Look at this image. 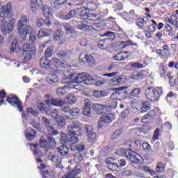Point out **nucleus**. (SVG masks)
Listing matches in <instances>:
<instances>
[{
    "label": "nucleus",
    "instance_id": "obj_1",
    "mask_svg": "<svg viewBox=\"0 0 178 178\" xmlns=\"http://www.w3.org/2000/svg\"><path fill=\"white\" fill-rule=\"evenodd\" d=\"M29 20L27 16L22 15L17 23L18 33L21 35H29V42L31 44H26V47L23 49L24 51V62H29L33 59L35 54V45L34 42L35 41V32L33 30V27L27 26Z\"/></svg>",
    "mask_w": 178,
    "mask_h": 178
},
{
    "label": "nucleus",
    "instance_id": "obj_2",
    "mask_svg": "<svg viewBox=\"0 0 178 178\" xmlns=\"http://www.w3.org/2000/svg\"><path fill=\"white\" fill-rule=\"evenodd\" d=\"M67 135L65 134H62L61 135V144H67V143L77 144V143H79V136H81L83 133V129H81V127L74 124H71L67 127Z\"/></svg>",
    "mask_w": 178,
    "mask_h": 178
},
{
    "label": "nucleus",
    "instance_id": "obj_3",
    "mask_svg": "<svg viewBox=\"0 0 178 178\" xmlns=\"http://www.w3.org/2000/svg\"><path fill=\"white\" fill-rule=\"evenodd\" d=\"M70 77L72 81H76V83H81V84H85L86 86H90L95 81L94 78L84 72L81 74H71Z\"/></svg>",
    "mask_w": 178,
    "mask_h": 178
},
{
    "label": "nucleus",
    "instance_id": "obj_4",
    "mask_svg": "<svg viewBox=\"0 0 178 178\" xmlns=\"http://www.w3.org/2000/svg\"><path fill=\"white\" fill-rule=\"evenodd\" d=\"M163 94V90L161 87H150L147 88L145 90V95L148 99V101H151V102H154V101H158L159 99V97Z\"/></svg>",
    "mask_w": 178,
    "mask_h": 178
},
{
    "label": "nucleus",
    "instance_id": "obj_5",
    "mask_svg": "<svg viewBox=\"0 0 178 178\" xmlns=\"http://www.w3.org/2000/svg\"><path fill=\"white\" fill-rule=\"evenodd\" d=\"M46 104L49 106H52V105H54L55 106H60V108H61V111L65 113H70V107H69V105H67L65 101L54 99L52 97L49 95L46 96Z\"/></svg>",
    "mask_w": 178,
    "mask_h": 178
},
{
    "label": "nucleus",
    "instance_id": "obj_6",
    "mask_svg": "<svg viewBox=\"0 0 178 178\" xmlns=\"http://www.w3.org/2000/svg\"><path fill=\"white\" fill-rule=\"evenodd\" d=\"M103 37H108L106 38H104L102 40H100L98 42V47L99 48H108V47L111 45V42L113 41V39L115 38V33L112 31H108L106 32V33L104 34Z\"/></svg>",
    "mask_w": 178,
    "mask_h": 178
},
{
    "label": "nucleus",
    "instance_id": "obj_7",
    "mask_svg": "<svg viewBox=\"0 0 178 178\" xmlns=\"http://www.w3.org/2000/svg\"><path fill=\"white\" fill-rule=\"evenodd\" d=\"M13 16V13L12 12V5L8 3L6 6L1 7V11H0V22H3L5 19H10Z\"/></svg>",
    "mask_w": 178,
    "mask_h": 178
},
{
    "label": "nucleus",
    "instance_id": "obj_8",
    "mask_svg": "<svg viewBox=\"0 0 178 178\" xmlns=\"http://www.w3.org/2000/svg\"><path fill=\"white\" fill-rule=\"evenodd\" d=\"M34 154L38 156H42V152H45V137L42 136L39 140V143L33 145Z\"/></svg>",
    "mask_w": 178,
    "mask_h": 178
},
{
    "label": "nucleus",
    "instance_id": "obj_9",
    "mask_svg": "<svg viewBox=\"0 0 178 178\" xmlns=\"http://www.w3.org/2000/svg\"><path fill=\"white\" fill-rule=\"evenodd\" d=\"M7 102L10 104L12 106H15V108H17L19 112L23 111V105H22V101L19 99V97L15 95H9L7 96L6 99Z\"/></svg>",
    "mask_w": 178,
    "mask_h": 178
},
{
    "label": "nucleus",
    "instance_id": "obj_10",
    "mask_svg": "<svg viewBox=\"0 0 178 178\" xmlns=\"http://www.w3.org/2000/svg\"><path fill=\"white\" fill-rule=\"evenodd\" d=\"M115 120V115L113 113L104 114L99 120L98 129H102L106 123H111Z\"/></svg>",
    "mask_w": 178,
    "mask_h": 178
},
{
    "label": "nucleus",
    "instance_id": "obj_11",
    "mask_svg": "<svg viewBox=\"0 0 178 178\" xmlns=\"http://www.w3.org/2000/svg\"><path fill=\"white\" fill-rule=\"evenodd\" d=\"M129 159L131 161L133 168L141 170V168L143 166V157H141L140 154L135 152V154L131 156V158Z\"/></svg>",
    "mask_w": 178,
    "mask_h": 178
},
{
    "label": "nucleus",
    "instance_id": "obj_12",
    "mask_svg": "<svg viewBox=\"0 0 178 178\" xmlns=\"http://www.w3.org/2000/svg\"><path fill=\"white\" fill-rule=\"evenodd\" d=\"M85 131L88 136V141H89V143H94V141H96L97 134L94 132V128L92 126L86 125Z\"/></svg>",
    "mask_w": 178,
    "mask_h": 178
},
{
    "label": "nucleus",
    "instance_id": "obj_13",
    "mask_svg": "<svg viewBox=\"0 0 178 178\" xmlns=\"http://www.w3.org/2000/svg\"><path fill=\"white\" fill-rule=\"evenodd\" d=\"M116 154L120 156H124L127 159H131V156L136 154V152L132 151L131 149H119Z\"/></svg>",
    "mask_w": 178,
    "mask_h": 178
},
{
    "label": "nucleus",
    "instance_id": "obj_14",
    "mask_svg": "<svg viewBox=\"0 0 178 178\" xmlns=\"http://www.w3.org/2000/svg\"><path fill=\"white\" fill-rule=\"evenodd\" d=\"M106 165H107V168L110 170L116 171V170H118V169H119V165H118V163H116V160H115L114 159H112L111 157L106 159Z\"/></svg>",
    "mask_w": 178,
    "mask_h": 178
},
{
    "label": "nucleus",
    "instance_id": "obj_15",
    "mask_svg": "<svg viewBox=\"0 0 178 178\" xmlns=\"http://www.w3.org/2000/svg\"><path fill=\"white\" fill-rule=\"evenodd\" d=\"M80 173H81V168L77 166L72 171H70L67 174H65L63 177L64 178H75L76 176H77L78 175H80Z\"/></svg>",
    "mask_w": 178,
    "mask_h": 178
},
{
    "label": "nucleus",
    "instance_id": "obj_16",
    "mask_svg": "<svg viewBox=\"0 0 178 178\" xmlns=\"http://www.w3.org/2000/svg\"><path fill=\"white\" fill-rule=\"evenodd\" d=\"M127 54H130L129 51H122L118 53L115 56H113L114 60H126L130 58V56L127 55Z\"/></svg>",
    "mask_w": 178,
    "mask_h": 178
},
{
    "label": "nucleus",
    "instance_id": "obj_17",
    "mask_svg": "<svg viewBox=\"0 0 178 178\" xmlns=\"http://www.w3.org/2000/svg\"><path fill=\"white\" fill-rule=\"evenodd\" d=\"M124 83H126V78L123 76H115L110 81L111 86H119V84H124Z\"/></svg>",
    "mask_w": 178,
    "mask_h": 178
},
{
    "label": "nucleus",
    "instance_id": "obj_18",
    "mask_svg": "<svg viewBox=\"0 0 178 178\" xmlns=\"http://www.w3.org/2000/svg\"><path fill=\"white\" fill-rule=\"evenodd\" d=\"M86 7H82L80 8L79 12L81 13V15H82V13H84V10H97V4H95V3H92V2H88L86 4Z\"/></svg>",
    "mask_w": 178,
    "mask_h": 178
},
{
    "label": "nucleus",
    "instance_id": "obj_19",
    "mask_svg": "<svg viewBox=\"0 0 178 178\" xmlns=\"http://www.w3.org/2000/svg\"><path fill=\"white\" fill-rule=\"evenodd\" d=\"M22 47V45H21L20 43L17 42V40H14L11 43L10 51L11 52H15V54H17L20 52Z\"/></svg>",
    "mask_w": 178,
    "mask_h": 178
},
{
    "label": "nucleus",
    "instance_id": "obj_20",
    "mask_svg": "<svg viewBox=\"0 0 178 178\" xmlns=\"http://www.w3.org/2000/svg\"><path fill=\"white\" fill-rule=\"evenodd\" d=\"M127 88V87H121L117 89L119 101L125 99L127 97V90H126Z\"/></svg>",
    "mask_w": 178,
    "mask_h": 178
},
{
    "label": "nucleus",
    "instance_id": "obj_21",
    "mask_svg": "<svg viewBox=\"0 0 178 178\" xmlns=\"http://www.w3.org/2000/svg\"><path fill=\"white\" fill-rule=\"evenodd\" d=\"M66 3H67V0H53L51 6L55 9L59 10L62 8V5H66Z\"/></svg>",
    "mask_w": 178,
    "mask_h": 178
},
{
    "label": "nucleus",
    "instance_id": "obj_22",
    "mask_svg": "<svg viewBox=\"0 0 178 178\" xmlns=\"http://www.w3.org/2000/svg\"><path fill=\"white\" fill-rule=\"evenodd\" d=\"M42 5V0H31V8L33 12H36L37 9Z\"/></svg>",
    "mask_w": 178,
    "mask_h": 178
},
{
    "label": "nucleus",
    "instance_id": "obj_23",
    "mask_svg": "<svg viewBox=\"0 0 178 178\" xmlns=\"http://www.w3.org/2000/svg\"><path fill=\"white\" fill-rule=\"evenodd\" d=\"M46 126H47V133L49 136H56L58 134V131L55 130L52 126L49 125V120L45 118Z\"/></svg>",
    "mask_w": 178,
    "mask_h": 178
},
{
    "label": "nucleus",
    "instance_id": "obj_24",
    "mask_svg": "<svg viewBox=\"0 0 178 178\" xmlns=\"http://www.w3.org/2000/svg\"><path fill=\"white\" fill-rule=\"evenodd\" d=\"M149 22L148 17H144L143 18H138L137 19V26L140 27V29H144L145 24H147Z\"/></svg>",
    "mask_w": 178,
    "mask_h": 178
},
{
    "label": "nucleus",
    "instance_id": "obj_25",
    "mask_svg": "<svg viewBox=\"0 0 178 178\" xmlns=\"http://www.w3.org/2000/svg\"><path fill=\"white\" fill-rule=\"evenodd\" d=\"M45 147L46 148L53 149V148L56 147V143H55V139L52 138L51 137H48L47 141H46Z\"/></svg>",
    "mask_w": 178,
    "mask_h": 178
},
{
    "label": "nucleus",
    "instance_id": "obj_26",
    "mask_svg": "<svg viewBox=\"0 0 178 178\" xmlns=\"http://www.w3.org/2000/svg\"><path fill=\"white\" fill-rule=\"evenodd\" d=\"M76 16V11L74 10H71L67 15H60L61 19H64V20H70V19H73Z\"/></svg>",
    "mask_w": 178,
    "mask_h": 178
},
{
    "label": "nucleus",
    "instance_id": "obj_27",
    "mask_svg": "<svg viewBox=\"0 0 178 178\" xmlns=\"http://www.w3.org/2000/svg\"><path fill=\"white\" fill-rule=\"evenodd\" d=\"M46 26L49 27L51 26V18L52 17V8H48V11L46 12Z\"/></svg>",
    "mask_w": 178,
    "mask_h": 178
},
{
    "label": "nucleus",
    "instance_id": "obj_28",
    "mask_svg": "<svg viewBox=\"0 0 178 178\" xmlns=\"http://www.w3.org/2000/svg\"><path fill=\"white\" fill-rule=\"evenodd\" d=\"M1 31L4 35H8L10 34V33H12V31H13V29L10 28L8 25L6 26V25L5 24H3L1 25Z\"/></svg>",
    "mask_w": 178,
    "mask_h": 178
},
{
    "label": "nucleus",
    "instance_id": "obj_29",
    "mask_svg": "<svg viewBox=\"0 0 178 178\" xmlns=\"http://www.w3.org/2000/svg\"><path fill=\"white\" fill-rule=\"evenodd\" d=\"M151 109V105L149 104V102H145L142 104V106L140 107V113H144L145 112H148Z\"/></svg>",
    "mask_w": 178,
    "mask_h": 178
},
{
    "label": "nucleus",
    "instance_id": "obj_30",
    "mask_svg": "<svg viewBox=\"0 0 178 178\" xmlns=\"http://www.w3.org/2000/svg\"><path fill=\"white\" fill-rule=\"evenodd\" d=\"M58 152L63 156H66L69 154V148L65 145H62L58 148Z\"/></svg>",
    "mask_w": 178,
    "mask_h": 178
},
{
    "label": "nucleus",
    "instance_id": "obj_31",
    "mask_svg": "<svg viewBox=\"0 0 178 178\" xmlns=\"http://www.w3.org/2000/svg\"><path fill=\"white\" fill-rule=\"evenodd\" d=\"M145 71H142L140 72H137L134 74L133 78L135 80H141L142 79H145L147 77V74H144Z\"/></svg>",
    "mask_w": 178,
    "mask_h": 178
},
{
    "label": "nucleus",
    "instance_id": "obj_32",
    "mask_svg": "<svg viewBox=\"0 0 178 178\" xmlns=\"http://www.w3.org/2000/svg\"><path fill=\"white\" fill-rule=\"evenodd\" d=\"M70 86L68 88H73L74 90H80L81 88V83L77 81L70 82L69 83Z\"/></svg>",
    "mask_w": 178,
    "mask_h": 178
},
{
    "label": "nucleus",
    "instance_id": "obj_33",
    "mask_svg": "<svg viewBox=\"0 0 178 178\" xmlns=\"http://www.w3.org/2000/svg\"><path fill=\"white\" fill-rule=\"evenodd\" d=\"M68 87H66L65 86L64 87L62 88H58L56 90V93L58 97H62V95H65L66 93V90H67Z\"/></svg>",
    "mask_w": 178,
    "mask_h": 178
},
{
    "label": "nucleus",
    "instance_id": "obj_34",
    "mask_svg": "<svg viewBox=\"0 0 178 178\" xmlns=\"http://www.w3.org/2000/svg\"><path fill=\"white\" fill-rule=\"evenodd\" d=\"M66 119L63 117H60L59 118H58L57 120H56V122H57L58 126H59V127H61L62 129H63V127H65V126H66Z\"/></svg>",
    "mask_w": 178,
    "mask_h": 178
},
{
    "label": "nucleus",
    "instance_id": "obj_35",
    "mask_svg": "<svg viewBox=\"0 0 178 178\" xmlns=\"http://www.w3.org/2000/svg\"><path fill=\"white\" fill-rule=\"evenodd\" d=\"M67 102L70 103L71 105L76 103L77 101V96L74 95V94H70L67 97Z\"/></svg>",
    "mask_w": 178,
    "mask_h": 178
},
{
    "label": "nucleus",
    "instance_id": "obj_36",
    "mask_svg": "<svg viewBox=\"0 0 178 178\" xmlns=\"http://www.w3.org/2000/svg\"><path fill=\"white\" fill-rule=\"evenodd\" d=\"M165 165L163 162H160L157 163V165L156 167V172H159V173H163L165 172Z\"/></svg>",
    "mask_w": 178,
    "mask_h": 178
},
{
    "label": "nucleus",
    "instance_id": "obj_37",
    "mask_svg": "<svg viewBox=\"0 0 178 178\" xmlns=\"http://www.w3.org/2000/svg\"><path fill=\"white\" fill-rule=\"evenodd\" d=\"M31 132H28L26 134V136L30 141H33L34 140L35 136H37V132L34 129L31 130Z\"/></svg>",
    "mask_w": 178,
    "mask_h": 178
},
{
    "label": "nucleus",
    "instance_id": "obj_38",
    "mask_svg": "<svg viewBox=\"0 0 178 178\" xmlns=\"http://www.w3.org/2000/svg\"><path fill=\"white\" fill-rule=\"evenodd\" d=\"M77 28L79 29V30H81V31H88V30H90V26L82 22H80L77 25Z\"/></svg>",
    "mask_w": 178,
    "mask_h": 178
},
{
    "label": "nucleus",
    "instance_id": "obj_39",
    "mask_svg": "<svg viewBox=\"0 0 178 178\" xmlns=\"http://www.w3.org/2000/svg\"><path fill=\"white\" fill-rule=\"evenodd\" d=\"M74 161L76 163H80V162L83 161V155H81V153H80V152H77L74 154Z\"/></svg>",
    "mask_w": 178,
    "mask_h": 178
},
{
    "label": "nucleus",
    "instance_id": "obj_40",
    "mask_svg": "<svg viewBox=\"0 0 178 178\" xmlns=\"http://www.w3.org/2000/svg\"><path fill=\"white\" fill-rule=\"evenodd\" d=\"M93 108L95 111H105L108 107L104 104L96 103L93 104Z\"/></svg>",
    "mask_w": 178,
    "mask_h": 178
},
{
    "label": "nucleus",
    "instance_id": "obj_41",
    "mask_svg": "<svg viewBox=\"0 0 178 178\" xmlns=\"http://www.w3.org/2000/svg\"><path fill=\"white\" fill-rule=\"evenodd\" d=\"M85 59L87 60L89 66H94L95 65V60L92 56H85Z\"/></svg>",
    "mask_w": 178,
    "mask_h": 178
},
{
    "label": "nucleus",
    "instance_id": "obj_42",
    "mask_svg": "<svg viewBox=\"0 0 178 178\" xmlns=\"http://www.w3.org/2000/svg\"><path fill=\"white\" fill-rule=\"evenodd\" d=\"M141 94V89L140 88H135L131 91L130 95L131 97H135L136 98H138V95Z\"/></svg>",
    "mask_w": 178,
    "mask_h": 178
},
{
    "label": "nucleus",
    "instance_id": "obj_43",
    "mask_svg": "<svg viewBox=\"0 0 178 178\" xmlns=\"http://www.w3.org/2000/svg\"><path fill=\"white\" fill-rule=\"evenodd\" d=\"M70 149L72 151H76L77 149L78 152H83L86 149V146H84V144L81 143L76 147H71Z\"/></svg>",
    "mask_w": 178,
    "mask_h": 178
},
{
    "label": "nucleus",
    "instance_id": "obj_44",
    "mask_svg": "<svg viewBox=\"0 0 178 178\" xmlns=\"http://www.w3.org/2000/svg\"><path fill=\"white\" fill-rule=\"evenodd\" d=\"M123 134V131L122 129H118L113 132L112 134V140H116L118 137H120Z\"/></svg>",
    "mask_w": 178,
    "mask_h": 178
},
{
    "label": "nucleus",
    "instance_id": "obj_45",
    "mask_svg": "<svg viewBox=\"0 0 178 178\" xmlns=\"http://www.w3.org/2000/svg\"><path fill=\"white\" fill-rule=\"evenodd\" d=\"M154 113L153 111H150L149 113H147V115H144L142 118V122L143 123H147L148 122V117L152 118L154 116Z\"/></svg>",
    "mask_w": 178,
    "mask_h": 178
},
{
    "label": "nucleus",
    "instance_id": "obj_46",
    "mask_svg": "<svg viewBox=\"0 0 178 178\" xmlns=\"http://www.w3.org/2000/svg\"><path fill=\"white\" fill-rule=\"evenodd\" d=\"M81 17L83 20H90V17H97V15L95 14L88 15L87 14V13L84 12L83 13L81 14Z\"/></svg>",
    "mask_w": 178,
    "mask_h": 178
},
{
    "label": "nucleus",
    "instance_id": "obj_47",
    "mask_svg": "<svg viewBox=\"0 0 178 178\" xmlns=\"http://www.w3.org/2000/svg\"><path fill=\"white\" fill-rule=\"evenodd\" d=\"M130 66L134 69H144L145 67V65L140 63H130Z\"/></svg>",
    "mask_w": 178,
    "mask_h": 178
},
{
    "label": "nucleus",
    "instance_id": "obj_48",
    "mask_svg": "<svg viewBox=\"0 0 178 178\" xmlns=\"http://www.w3.org/2000/svg\"><path fill=\"white\" fill-rule=\"evenodd\" d=\"M38 109L40 112L44 113V112H45V103H44V102L39 101L38 102Z\"/></svg>",
    "mask_w": 178,
    "mask_h": 178
},
{
    "label": "nucleus",
    "instance_id": "obj_49",
    "mask_svg": "<svg viewBox=\"0 0 178 178\" xmlns=\"http://www.w3.org/2000/svg\"><path fill=\"white\" fill-rule=\"evenodd\" d=\"M156 22L152 20V24L148 26V30L150 33H154L156 30Z\"/></svg>",
    "mask_w": 178,
    "mask_h": 178
},
{
    "label": "nucleus",
    "instance_id": "obj_50",
    "mask_svg": "<svg viewBox=\"0 0 178 178\" xmlns=\"http://www.w3.org/2000/svg\"><path fill=\"white\" fill-rule=\"evenodd\" d=\"M47 81L49 84H54V83H56L58 81V76L56 75H51L49 77H47Z\"/></svg>",
    "mask_w": 178,
    "mask_h": 178
},
{
    "label": "nucleus",
    "instance_id": "obj_51",
    "mask_svg": "<svg viewBox=\"0 0 178 178\" xmlns=\"http://www.w3.org/2000/svg\"><path fill=\"white\" fill-rule=\"evenodd\" d=\"M54 40H60L63 37V32L62 31L57 30L54 32Z\"/></svg>",
    "mask_w": 178,
    "mask_h": 178
},
{
    "label": "nucleus",
    "instance_id": "obj_52",
    "mask_svg": "<svg viewBox=\"0 0 178 178\" xmlns=\"http://www.w3.org/2000/svg\"><path fill=\"white\" fill-rule=\"evenodd\" d=\"M69 113L70 115H72V116L77 117L80 115V109L78 108L70 109Z\"/></svg>",
    "mask_w": 178,
    "mask_h": 178
},
{
    "label": "nucleus",
    "instance_id": "obj_53",
    "mask_svg": "<svg viewBox=\"0 0 178 178\" xmlns=\"http://www.w3.org/2000/svg\"><path fill=\"white\" fill-rule=\"evenodd\" d=\"M48 159H49V161H51L53 162V163H58V162L59 161V157L58 156H56V154H53V155L49 156Z\"/></svg>",
    "mask_w": 178,
    "mask_h": 178
},
{
    "label": "nucleus",
    "instance_id": "obj_54",
    "mask_svg": "<svg viewBox=\"0 0 178 178\" xmlns=\"http://www.w3.org/2000/svg\"><path fill=\"white\" fill-rule=\"evenodd\" d=\"M54 51V47L50 46L49 47L45 52V56L46 58H49V56H51L52 55V52Z\"/></svg>",
    "mask_w": 178,
    "mask_h": 178
},
{
    "label": "nucleus",
    "instance_id": "obj_55",
    "mask_svg": "<svg viewBox=\"0 0 178 178\" xmlns=\"http://www.w3.org/2000/svg\"><path fill=\"white\" fill-rule=\"evenodd\" d=\"M27 113H29V115H32L33 116H35V118H37V116H38V111L33 110L31 108H27Z\"/></svg>",
    "mask_w": 178,
    "mask_h": 178
},
{
    "label": "nucleus",
    "instance_id": "obj_56",
    "mask_svg": "<svg viewBox=\"0 0 178 178\" xmlns=\"http://www.w3.org/2000/svg\"><path fill=\"white\" fill-rule=\"evenodd\" d=\"M83 113L84 116H90L91 115V108L90 107H83Z\"/></svg>",
    "mask_w": 178,
    "mask_h": 178
},
{
    "label": "nucleus",
    "instance_id": "obj_57",
    "mask_svg": "<svg viewBox=\"0 0 178 178\" xmlns=\"http://www.w3.org/2000/svg\"><path fill=\"white\" fill-rule=\"evenodd\" d=\"M177 20V17L176 15H171L170 19L168 18L167 22L172 24V26H175V23H176Z\"/></svg>",
    "mask_w": 178,
    "mask_h": 178
},
{
    "label": "nucleus",
    "instance_id": "obj_58",
    "mask_svg": "<svg viewBox=\"0 0 178 178\" xmlns=\"http://www.w3.org/2000/svg\"><path fill=\"white\" fill-rule=\"evenodd\" d=\"M38 169L40 170V174L42 175V177H45V164L41 163L40 166L38 167Z\"/></svg>",
    "mask_w": 178,
    "mask_h": 178
},
{
    "label": "nucleus",
    "instance_id": "obj_59",
    "mask_svg": "<svg viewBox=\"0 0 178 178\" xmlns=\"http://www.w3.org/2000/svg\"><path fill=\"white\" fill-rule=\"evenodd\" d=\"M93 95L96 98H102V97H104V95H102V91L101 90H94Z\"/></svg>",
    "mask_w": 178,
    "mask_h": 178
},
{
    "label": "nucleus",
    "instance_id": "obj_60",
    "mask_svg": "<svg viewBox=\"0 0 178 178\" xmlns=\"http://www.w3.org/2000/svg\"><path fill=\"white\" fill-rule=\"evenodd\" d=\"M16 22V19L15 18H11L8 24V26L10 29H12L13 30L15 29V22Z\"/></svg>",
    "mask_w": 178,
    "mask_h": 178
},
{
    "label": "nucleus",
    "instance_id": "obj_61",
    "mask_svg": "<svg viewBox=\"0 0 178 178\" xmlns=\"http://www.w3.org/2000/svg\"><path fill=\"white\" fill-rule=\"evenodd\" d=\"M51 116L55 119V120H57L60 118V115H59V112L58 110H54L53 112L51 113Z\"/></svg>",
    "mask_w": 178,
    "mask_h": 178
},
{
    "label": "nucleus",
    "instance_id": "obj_62",
    "mask_svg": "<svg viewBox=\"0 0 178 178\" xmlns=\"http://www.w3.org/2000/svg\"><path fill=\"white\" fill-rule=\"evenodd\" d=\"M119 74V72H114L108 74H103L104 77H116Z\"/></svg>",
    "mask_w": 178,
    "mask_h": 178
},
{
    "label": "nucleus",
    "instance_id": "obj_63",
    "mask_svg": "<svg viewBox=\"0 0 178 178\" xmlns=\"http://www.w3.org/2000/svg\"><path fill=\"white\" fill-rule=\"evenodd\" d=\"M122 176H124V177H129V176H131V170L124 169L122 172Z\"/></svg>",
    "mask_w": 178,
    "mask_h": 178
},
{
    "label": "nucleus",
    "instance_id": "obj_64",
    "mask_svg": "<svg viewBox=\"0 0 178 178\" xmlns=\"http://www.w3.org/2000/svg\"><path fill=\"white\" fill-rule=\"evenodd\" d=\"M142 148L145 149L146 151H151V145L148 144V143H144L142 145Z\"/></svg>",
    "mask_w": 178,
    "mask_h": 178
}]
</instances>
